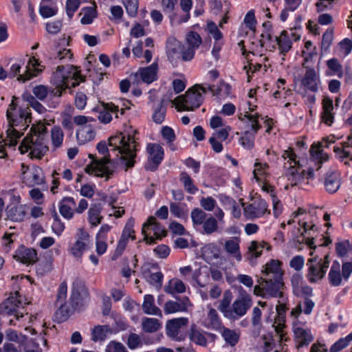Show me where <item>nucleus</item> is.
Segmentation results:
<instances>
[{
	"label": "nucleus",
	"instance_id": "1",
	"mask_svg": "<svg viewBox=\"0 0 352 352\" xmlns=\"http://www.w3.org/2000/svg\"><path fill=\"white\" fill-rule=\"evenodd\" d=\"M138 133V131L136 129L130 127L128 130L111 136L108 140V145L105 141L98 142L96 148L98 153L104 156L100 160H93V165L87 166L86 173L89 174L96 173L97 176L106 177L107 179L113 175L114 170L109 166L111 164L110 151L116 153V156L119 157L125 170L134 167L137 154L140 150V144L135 140V135Z\"/></svg>",
	"mask_w": 352,
	"mask_h": 352
},
{
	"label": "nucleus",
	"instance_id": "2",
	"mask_svg": "<svg viewBox=\"0 0 352 352\" xmlns=\"http://www.w3.org/2000/svg\"><path fill=\"white\" fill-rule=\"evenodd\" d=\"M282 157L287 160L284 164V168L288 181L292 186H297L303 182L305 178L313 179L314 171L318 170L322 164L328 161L329 155L323 151L320 146L312 145L310 148L309 165L307 170L302 169L304 160L298 157L292 147L285 150Z\"/></svg>",
	"mask_w": 352,
	"mask_h": 352
},
{
	"label": "nucleus",
	"instance_id": "3",
	"mask_svg": "<svg viewBox=\"0 0 352 352\" xmlns=\"http://www.w3.org/2000/svg\"><path fill=\"white\" fill-rule=\"evenodd\" d=\"M17 98L12 97L6 111L8 128L6 131L8 140L5 143L9 146H16L19 138L32 122V116L29 107L22 108L18 106Z\"/></svg>",
	"mask_w": 352,
	"mask_h": 352
},
{
	"label": "nucleus",
	"instance_id": "4",
	"mask_svg": "<svg viewBox=\"0 0 352 352\" xmlns=\"http://www.w3.org/2000/svg\"><path fill=\"white\" fill-rule=\"evenodd\" d=\"M46 136L47 129L45 126L36 128L32 125L30 133L19 146L21 154L28 153V156L31 160H41L49 150Z\"/></svg>",
	"mask_w": 352,
	"mask_h": 352
},
{
	"label": "nucleus",
	"instance_id": "5",
	"mask_svg": "<svg viewBox=\"0 0 352 352\" xmlns=\"http://www.w3.org/2000/svg\"><path fill=\"white\" fill-rule=\"evenodd\" d=\"M25 63V60H19L17 63L12 64L10 67V72L8 73L9 78H14L17 76V80L21 82H25L28 80L39 75L44 67L41 65V62L35 56L29 58L25 71L23 74H20V70Z\"/></svg>",
	"mask_w": 352,
	"mask_h": 352
},
{
	"label": "nucleus",
	"instance_id": "6",
	"mask_svg": "<svg viewBox=\"0 0 352 352\" xmlns=\"http://www.w3.org/2000/svg\"><path fill=\"white\" fill-rule=\"evenodd\" d=\"M258 283V285H255L254 288L255 295L266 299L283 297V278L260 277Z\"/></svg>",
	"mask_w": 352,
	"mask_h": 352
},
{
	"label": "nucleus",
	"instance_id": "7",
	"mask_svg": "<svg viewBox=\"0 0 352 352\" xmlns=\"http://www.w3.org/2000/svg\"><path fill=\"white\" fill-rule=\"evenodd\" d=\"M89 300L90 295L85 281L76 278L72 283L69 302L74 309L80 311L85 308Z\"/></svg>",
	"mask_w": 352,
	"mask_h": 352
},
{
	"label": "nucleus",
	"instance_id": "8",
	"mask_svg": "<svg viewBox=\"0 0 352 352\" xmlns=\"http://www.w3.org/2000/svg\"><path fill=\"white\" fill-rule=\"evenodd\" d=\"M78 75L77 71H74L72 75L71 72L65 74V67L58 65L56 70L52 74L53 81L56 84V87L48 89L47 97H58L60 99L63 91L69 86V78H76Z\"/></svg>",
	"mask_w": 352,
	"mask_h": 352
},
{
	"label": "nucleus",
	"instance_id": "9",
	"mask_svg": "<svg viewBox=\"0 0 352 352\" xmlns=\"http://www.w3.org/2000/svg\"><path fill=\"white\" fill-rule=\"evenodd\" d=\"M306 71L300 80V88L298 91L305 97L308 91L318 92L320 85V78L318 72L314 67H305Z\"/></svg>",
	"mask_w": 352,
	"mask_h": 352
},
{
	"label": "nucleus",
	"instance_id": "10",
	"mask_svg": "<svg viewBox=\"0 0 352 352\" xmlns=\"http://www.w3.org/2000/svg\"><path fill=\"white\" fill-rule=\"evenodd\" d=\"M21 306V296L19 292H14L0 304V314L8 316H13L14 318L18 320L23 316V313L19 311V308Z\"/></svg>",
	"mask_w": 352,
	"mask_h": 352
},
{
	"label": "nucleus",
	"instance_id": "11",
	"mask_svg": "<svg viewBox=\"0 0 352 352\" xmlns=\"http://www.w3.org/2000/svg\"><path fill=\"white\" fill-rule=\"evenodd\" d=\"M239 201L243 207L244 216L248 220L262 217L266 213L270 214V211L267 209L268 204L264 199L256 198L247 206H245L243 199H240Z\"/></svg>",
	"mask_w": 352,
	"mask_h": 352
},
{
	"label": "nucleus",
	"instance_id": "12",
	"mask_svg": "<svg viewBox=\"0 0 352 352\" xmlns=\"http://www.w3.org/2000/svg\"><path fill=\"white\" fill-rule=\"evenodd\" d=\"M148 159L144 165L146 170L156 171L164 160V151L163 147L157 143H148L146 146Z\"/></svg>",
	"mask_w": 352,
	"mask_h": 352
},
{
	"label": "nucleus",
	"instance_id": "13",
	"mask_svg": "<svg viewBox=\"0 0 352 352\" xmlns=\"http://www.w3.org/2000/svg\"><path fill=\"white\" fill-rule=\"evenodd\" d=\"M204 100L202 93L190 87L184 96L179 97V105L183 111H194L202 104Z\"/></svg>",
	"mask_w": 352,
	"mask_h": 352
},
{
	"label": "nucleus",
	"instance_id": "14",
	"mask_svg": "<svg viewBox=\"0 0 352 352\" xmlns=\"http://www.w3.org/2000/svg\"><path fill=\"white\" fill-rule=\"evenodd\" d=\"M21 178L23 183L28 187L41 185L44 183L42 169L38 166H34L30 168L29 166L22 163Z\"/></svg>",
	"mask_w": 352,
	"mask_h": 352
},
{
	"label": "nucleus",
	"instance_id": "15",
	"mask_svg": "<svg viewBox=\"0 0 352 352\" xmlns=\"http://www.w3.org/2000/svg\"><path fill=\"white\" fill-rule=\"evenodd\" d=\"M333 151L336 159L346 166L352 162V133L340 145L334 146Z\"/></svg>",
	"mask_w": 352,
	"mask_h": 352
},
{
	"label": "nucleus",
	"instance_id": "16",
	"mask_svg": "<svg viewBox=\"0 0 352 352\" xmlns=\"http://www.w3.org/2000/svg\"><path fill=\"white\" fill-rule=\"evenodd\" d=\"M188 323L187 318L182 317L171 319L167 321L166 324V334L170 338L176 341L184 340V336L179 334V330L182 327L186 326Z\"/></svg>",
	"mask_w": 352,
	"mask_h": 352
},
{
	"label": "nucleus",
	"instance_id": "17",
	"mask_svg": "<svg viewBox=\"0 0 352 352\" xmlns=\"http://www.w3.org/2000/svg\"><path fill=\"white\" fill-rule=\"evenodd\" d=\"M307 265L308 266L307 278L310 283H316L325 276L327 271L320 266L317 256L309 258Z\"/></svg>",
	"mask_w": 352,
	"mask_h": 352
},
{
	"label": "nucleus",
	"instance_id": "18",
	"mask_svg": "<svg viewBox=\"0 0 352 352\" xmlns=\"http://www.w3.org/2000/svg\"><path fill=\"white\" fill-rule=\"evenodd\" d=\"M14 258L20 263L30 265L38 261L37 251L33 248H28L23 245H20L15 251Z\"/></svg>",
	"mask_w": 352,
	"mask_h": 352
},
{
	"label": "nucleus",
	"instance_id": "19",
	"mask_svg": "<svg viewBox=\"0 0 352 352\" xmlns=\"http://www.w3.org/2000/svg\"><path fill=\"white\" fill-rule=\"evenodd\" d=\"M342 184L341 174L337 170H329L324 176L323 185L325 191L331 195L335 194Z\"/></svg>",
	"mask_w": 352,
	"mask_h": 352
},
{
	"label": "nucleus",
	"instance_id": "20",
	"mask_svg": "<svg viewBox=\"0 0 352 352\" xmlns=\"http://www.w3.org/2000/svg\"><path fill=\"white\" fill-rule=\"evenodd\" d=\"M252 305V299L249 295L245 294L241 296L240 298L234 301L231 309L232 315L230 318H228L234 319L236 316L242 317L247 313Z\"/></svg>",
	"mask_w": 352,
	"mask_h": 352
},
{
	"label": "nucleus",
	"instance_id": "21",
	"mask_svg": "<svg viewBox=\"0 0 352 352\" xmlns=\"http://www.w3.org/2000/svg\"><path fill=\"white\" fill-rule=\"evenodd\" d=\"M333 109V100L328 96L324 97L322 100V111L320 118L321 122L327 126H331L334 122L335 112Z\"/></svg>",
	"mask_w": 352,
	"mask_h": 352
},
{
	"label": "nucleus",
	"instance_id": "22",
	"mask_svg": "<svg viewBox=\"0 0 352 352\" xmlns=\"http://www.w3.org/2000/svg\"><path fill=\"white\" fill-rule=\"evenodd\" d=\"M294 341L298 349L309 346L314 340L309 329L296 327L294 329Z\"/></svg>",
	"mask_w": 352,
	"mask_h": 352
},
{
	"label": "nucleus",
	"instance_id": "23",
	"mask_svg": "<svg viewBox=\"0 0 352 352\" xmlns=\"http://www.w3.org/2000/svg\"><path fill=\"white\" fill-rule=\"evenodd\" d=\"M282 262L279 260L270 259L265 266L261 272L263 277L283 278V272L281 269Z\"/></svg>",
	"mask_w": 352,
	"mask_h": 352
},
{
	"label": "nucleus",
	"instance_id": "24",
	"mask_svg": "<svg viewBox=\"0 0 352 352\" xmlns=\"http://www.w3.org/2000/svg\"><path fill=\"white\" fill-rule=\"evenodd\" d=\"M259 119H263L262 115L258 113L254 114L245 112L243 115L241 113L239 116V120H240L244 124L247 130L258 132L262 126L259 123Z\"/></svg>",
	"mask_w": 352,
	"mask_h": 352
},
{
	"label": "nucleus",
	"instance_id": "25",
	"mask_svg": "<svg viewBox=\"0 0 352 352\" xmlns=\"http://www.w3.org/2000/svg\"><path fill=\"white\" fill-rule=\"evenodd\" d=\"M25 205L8 204L6 208L8 219L15 222H21L26 216Z\"/></svg>",
	"mask_w": 352,
	"mask_h": 352
},
{
	"label": "nucleus",
	"instance_id": "26",
	"mask_svg": "<svg viewBox=\"0 0 352 352\" xmlns=\"http://www.w3.org/2000/svg\"><path fill=\"white\" fill-rule=\"evenodd\" d=\"M158 65L154 62L149 66L140 67L137 74L140 76L142 82L151 84L157 80Z\"/></svg>",
	"mask_w": 352,
	"mask_h": 352
},
{
	"label": "nucleus",
	"instance_id": "27",
	"mask_svg": "<svg viewBox=\"0 0 352 352\" xmlns=\"http://www.w3.org/2000/svg\"><path fill=\"white\" fill-rule=\"evenodd\" d=\"M150 227L152 228L155 239H162L167 234L164 226L157 221L155 217L150 216L147 219V221L143 223L142 233H144L145 229L148 230Z\"/></svg>",
	"mask_w": 352,
	"mask_h": 352
},
{
	"label": "nucleus",
	"instance_id": "28",
	"mask_svg": "<svg viewBox=\"0 0 352 352\" xmlns=\"http://www.w3.org/2000/svg\"><path fill=\"white\" fill-rule=\"evenodd\" d=\"M119 118V106L113 102L103 104V110L99 113L98 120L104 124H108L112 120V115Z\"/></svg>",
	"mask_w": 352,
	"mask_h": 352
},
{
	"label": "nucleus",
	"instance_id": "29",
	"mask_svg": "<svg viewBox=\"0 0 352 352\" xmlns=\"http://www.w3.org/2000/svg\"><path fill=\"white\" fill-rule=\"evenodd\" d=\"M178 0H162V9L173 24L177 21Z\"/></svg>",
	"mask_w": 352,
	"mask_h": 352
},
{
	"label": "nucleus",
	"instance_id": "30",
	"mask_svg": "<svg viewBox=\"0 0 352 352\" xmlns=\"http://www.w3.org/2000/svg\"><path fill=\"white\" fill-rule=\"evenodd\" d=\"M76 206V201L72 197H64L58 203L60 214L67 219L74 216L73 208Z\"/></svg>",
	"mask_w": 352,
	"mask_h": 352
},
{
	"label": "nucleus",
	"instance_id": "31",
	"mask_svg": "<svg viewBox=\"0 0 352 352\" xmlns=\"http://www.w3.org/2000/svg\"><path fill=\"white\" fill-rule=\"evenodd\" d=\"M109 334H113L109 325L98 324L91 329V340L95 342H104Z\"/></svg>",
	"mask_w": 352,
	"mask_h": 352
},
{
	"label": "nucleus",
	"instance_id": "32",
	"mask_svg": "<svg viewBox=\"0 0 352 352\" xmlns=\"http://www.w3.org/2000/svg\"><path fill=\"white\" fill-rule=\"evenodd\" d=\"M274 42L278 45L280 54L285 56L292 47V41L289 38L287 30H283L279 36L274 37Z\"/></svg>",
	"mask_w": 352,
	"mask_h": 352
},
{
	"label": "nucleus",
	"instance_id": "33",
	"mask_svg": "<svg viewBox=\"0 0 352 352\" xmlns=\"http://www.w3.org/2000/svg\"><path fill=\"white\" fill-rule=\"evenodd\" d=\"M73 57V54L72 50L69 49L64 48L61 50H59L54 53L53 55L50 56L49 58V61L52 64H58L60 63L61 65H64V64H67L69 60H72ZM68 65H66V67H68Z\"/></svg>",
	"mask_w": 352,
	"mask_h": 352
},
{
	"label": "nucleus",
	"instance_id": "34",
	"mask_svg": "<svg viewBox=\"0 0 352 352\" xmlns=\"http://www.w3.org/2000/svg\"><path fill=\"white\" fill-rule=\"evenodd\" d=\"M74 311H77V309H74L71 306L70 303L68 304L67 302H62L58 305L54 316L58 322H63L66 321Z\"/></svg>",
	"mask_w": 352,
	"mask_h": 352
},
{
	"label": "nucleus",
	"instance_id": "35",
	"mask_svg": "<svg viewBox=\"0 0 352 352\" xmlns=\"http://www.w3.org/2000/svg\"><path fill=\"white\" fill-rule=\"evenodd\" d=\"M74 311H77V309H74L71 306L70 303L68 304L67 302H62L58 305L54 316L58 322H63L66 321Z\"/></svg>",
	"mask_w": 352,
	"mask_h": 352
},
{
	"label": "nucleus",
	"instance_id": "36",
	"mask_svg": "<svg viewBox=\"0 0 352 352\" xmlns=\"http://www.w3.org/2000/svg\"><path fill=\"white\" fill-rule=\"evenodd\" d=\"M342 278L340 265L338 261H334L328 274L329 284L333 287H338L342 283Z\"/></svg>",
	"mask_w": 352,
	"mask_h": 352
},
{
	"label": "nucleus",
	"instance_id": "37",
	"mask_svg": "<svg viewBox=\"0 0 352 352\" xmlns=\"http://www.w3.org/2000/svg\"><path fill=\"white\" fill-rule=\"evenodd\" d=\"M226 251L232 256H234L237 261H241L242 256L240 252L239 240L238 238H232L227 240L224 245Z\"/></svg>",
	"mask_w": 352,
	"mask_h": 352
},
{
	"label": "nucleus",
	"instance_id": "38",
	"mask_svg": "<svg viewBox=\"0 0 352 352\" xmlns=\"http://www.w3.org/2000/svg\"><path fill=\"white\" fill-rule=\"evenodd\" d=\"M258 132L245 130L241 133L239 143L246 150H252L254 146V140Z\"/></svg>",
	"mask_w": 352,
	"mask_h": 352
},
{
	"label": "nucleus",
	"instance_id": "39",
	"mask_svg": "<svg viewBox=\"0 0 352 352\" xmlns=\"http://www.w3.org/2000/svg\"><path fill=\"white\" fill-rule=\"evenodd\" d=\"M232 299V293L230 291H226L223 294L222 300L218 306L219 310L223 314L225 318H230L232 315L230 303Z\"/></svg>",
	"mask_w": 352,
	"mask_h": 352
},
{
	"label": "nucleus",
	"instance_id": "40",
	"mask_svg": "<svg viewBox=\"0 0 352 352\" xmlns=\"http://www.w3.org/2000/svg\"><path fill=\"white\" fill-rule=\"evenodd\" d=\"M166 54L168 60L173 62L175 56L179 53L182 46L175 38H168L166 41Z\"/></svg>",
	"mask_w": 352,
	"mask_h": 352
},
{
	"label": "nucleus",
	"instance_id": "41",
	"mask_svg": "<svg viewBox=\"0 0 352 352\" xmlns=\"http://www.w3.org/2000/svg\"><path fill=\"white\" fill-rule=\"evenodd\" d=\"M142 309L146 314L158 315L161 314L160 309L155 305L154 297L151 294H146L144 296Z\"/></svg>",
	"mask_w": 352,
	"mask_h": 352
},
{
	"label": "nucleus",
	"instance_id": "42",
	"mask_svg": "<svg viewBox=\"0 0 352 352\" xmlns=\"http://www.w3.org/2000/svg\"><path fill=\"white\" fill-rule=\"evenodd\" d=\"M179 181L182 183L184 190L188 193L195 195L199 190L198 188L194 184L193 179L186 172H181L179 175Z\"/></svg>",
	"mask_w": 352,
	"mask_h": 352
},
{
	"label": "nucleus",
	"instance_id": "43",
	"mask_svg": "<svg viewBox=\"0 0 352 352\" xmlns=\"http://www.w3.org/2000/svg\"><path fill=\"white\" fill-rule=\"evenodd\" d=\"M185 300L188 301V297L182 302H177L173 300H168L164 305V312L166 314H174L178 311H186V303Z\"/></svg>",
	"mask_w": 352,
	"mask_h": 352
},
{
	"label": "nucleus",
	"instance_id": "44",
	"mask_svg": "<svg viewBox=\"0 0 352 352\" xmlns=\"http://www.w3.org/2000/svg\"><path fill=\"white\" fill-rule=\"evenodd\" d=\"M95 136L96 131L90 124L80 126L76 132L77 139L80 140L82 138L84 142L91 141L95 138Z\"/></svg>",
	"mask_w": 352,
	"mask_h": 352
},
{
	"label": "nucleus",
	"instance_id": "45",
	"mask_svg": "<svg viewBox=\"0 0 352 352\" xmlns=\"http://www.w3.org/2000/svg\"><path fill=\"white\" fill-rule=\"evenodd\" d=\"M135 221L133 218H130L126 223L120 239L129 242V239L131 241L135 240V234L134 230Z\"/></svg>",
	"mask_w": 352,
	"mask_h": 352
},
{
	"label": "nucleus",
	"instance_id": "46",
	"mask_svg": "<svg viewBox=\"0 0 352 352\" xmlns=\"http://www.w3.org/2000/svg\"><path fill=\"white\" fill-rule=\"evenodd\" d=\"M164 289L166 293L170 294L175 293L182 294L186 292V285L179 279L170 280Z\"/></svg>",
	"mask_w": 352,
	"mask_h": 352
},
{
	"label": "nucleus",
	"instance_id": "47",
	"mask_svg": "<svg viewBox=\"0 0 352 352\" xmlns=\"http://www.w3.org/2000/svg\"><path fill=\"white\" fill-rule=\"evenodd\" d=\"M180 7L181 9L184 12V14L179 16L177 18V21L176 23L178 24H182L183 23H186L190 17V11L192 7V0H180Z\"/></svg>",
	"mask_w": 352,
	"mask_h": 352
},
{
	"label": "nucleus",
	"instance_id": "48",
	"mask_svg": "<svg viewBox=\"0 0 352 352\" xmlns=\"http://www.w3.org/2000/svg\"><path fill=\"white\" fill-rule=\"evenodd\" d=\"M226 342L231 346H234L239 341L240 336L235 330L223 327L221 333Z\"/></svg>",
	"mask_w": 352,
	"mask_h": 352
},
{
	"label": "nucleus",
	"instance_id": "49",
	"mask_svg": "<svg viewBox=\"0 0 352 352\" xmlns=\"http://www.w3.org/2000/svg\"><path fill=\"white\" fill-rule=\"evenodd\" d=\"M142 325L143 331L146 333L156 332L161 327L159 320L153 318H144Z\"/></svg>",
	"mask_w": 352,
	"mask_h": 352
},
{
	"label": "nucleus",
	"instance_id": "50",
	"mask_svg": "<svg viewBox=\"0 0 352 352\" xmlns=\"http://www.w3.org/2000/svg\"><path fill=\"white\" fill-rule=\"evenodd\" d=\"M64 134L59 126H54L51 129L52 144L55 148H59L63 144Z\"/></svg>",
	"mask_w": 352,
	"mask_h": 352
},
{
	"label": "nucleus",
	"instance_id": "51",
	"mask_svg": "<svg viewBox=\"0 0 352 352\" xmlns=\"http://www.w3.org/2000/svg\"><path fill=\"white\" fill-rule=\"evenodd\" d=\"M201 225L203 227V234H211L216 232L218 229L217 221L212 215L206 217Z\"/></svg>",
	"mask_w": 352,
	"mask_h": 352
},
{
	"label": "nucleus",
	"instance_id": "52",
	"mask_svg": "<svg viewBox=\"0 0 352 352\" xmlns=\"http://www.w3.org/2000/svg\"><path fill=\"white\" fill-rule=\"evenodd\" d=\"M87 244L85 241H76V242L69 248V253L76 258H82Z\"/></svg>",
	"mask_w": 352,
	"mask_h": 352
},
{
	"label": "nucleus",
	"instance_id": "53",
	"mask_svg": "<svg viewBox=\"0 0 352 352\" xmlns=\"http://www.w3.org/2000/svg\"><path fill=\"white\" fill-rule=\"evenodd\" d=\"M170 211L173 216L179 219H185L188 217V210L179 203L170 202Z\"/></svg>",
	"mask_w": 352,
	"mask_h": 352
},
{
	"label": "nucleus",
	"instance_id": "54",
	"mask_svg": "<svg viewBox=\"0 0 352 352\" xmlns=\"http://www.w3.org/2000/svg\"><path fill=\"white\" fill-rule=\"evenodd\" d=\"M148 272L149 274L148 276L146 275V272L144 273L145 277L146 278L147 282L150 285L155 287L157 289L161 288L164 278L163 274L161 272L151 273L149 270Z\"/></svg>",
	"mask_w": 352,
	"mask_h": 352
},
{
	"label": "nucleus",
	"instance_id": "55",
	"mask_svg": "<svg viewBox=\"0 0 352 352\" xmlns=\"http://www.w3.org/2000/svg\"><path fill=\"white\" fill-rule=\"evenodd\" d=\"M254 170H253L254 178L258 182H261L262 179L260 176H264L266 175L267 170L269 168V164L267 162H260L256 160L254 163Z\"/></svg>",
	"mask_w": 352,
	"mask_h": 352
},
{
	"label": "nucleus",
	"instance_id": "56",
	"mask_svg": "<svg viewBox=\"0 0 352 352\" xmlns=\"http://www.w3.org/2000/svg\"><path fill=\"white\" fill-rule=\"evenodd\" d=\"M333 39V29L328 28L322 35L321 41V50L327 52Z\"/></svg>",
	"mask_w": 352,
	"mask_h": 352
},
{
	"label": "nucleus",
	"instance_id": "57",
	"mask_svg": "<svg viewBox=\"0 0 352 352\" xmlns=\"http://www.w3.org/2000/svg\"><path fill=\"white\" fill-rule=\"evenodd\" d=\"M186 41L188 45V47H192L195 50L199 48L202 43V39L200 35L194 31L189 32L186 35Z\"/></svg>",
	"mask_w": 352,
	"mask_h": 352
},
{
	"label": "nucleus",
	"instance_id": "58",
	"mask_svg": "<svg viewBox=\"0 0 352 352\" xmlns=\"http://www.w3.org/2000/svg\"><path fill=\"white\" fill-rule=\"evenodd\" d=\"M127 14L130 17H135L138 14L139 0H122Z\"/></svg>",
	"mask_w": 352,
	"mask_h": 352
},
{
	"label": "nucleus",
	"instance_id": "59",
	"mask_svg": "<svg viewBox=\"0 0 352 352\" xmlns=\"http://www.w3.org/2000/svg\"><path fill=\"white\" fill-rule=\"evenodd\" d=\"M208 214L199 208H194L191 212V219L194 226H201Z\"/></svg>",
	"mask_w": 352,
	"mask_h": 352
},
{
	"label": "nucleus",
	"instance_id": "60",
	"mask_svg": "<svg viewBox=\"0 0 352 352\" xmlns=\"http://www.w3.org/2000/svg\"><path fill=\"white\" fill-rule=\"evenodd\" d=\"M67 296V284L65 281L62 282L58 288L56 299L54 305L58 307L60 303L65 302Z\"/></svg>",
	"mask_w": 352,
	"mask_h": 352
},
{
	"label": "nucleus",
	"instance_id": "61",
	"mask_svg": "<svg viewBox=\"0 0 352 352\" xmlns=\"http://www.w3.org/2000/svg\"><path fill=\"white\" fill-rule=\"evenodd\" d=\"M206 30L209 34L212 35L214 41H220L223 38V33L219 30L214 22L212 21H208Z\"/></svg>",
	"mask_w": 352,
	"mask_h": 352
},
{
	"label": "nucleus",
	"instance_id": "62",
	"mask_svg": "<svg viewBox=\"0 0 352 352\" xmlns=\"http://www.w3.org/2000/svg\"><path fill=\"white\" fill-rule=\"evenodd\" d=\"M190 340L200 346H206L207 340L206 337L198 330L191 328L189 333Z\"/></svg>",
	"mask_w": 352,
	"mask_h": 352
},
{
	"label": "nucleus",
	"instance_id": "63",
	"mask_svg": "<svg viewBox=\"0 0 352 352\" xmlns=\"http://www.w3.org/2000/svg\"><path fill=\"white\" fill-rule=\"evenodd\" d=\"M285 318L286 315L282 314H276V318L272 324L276 332L278 334H282L283 329L285 327Z\"/></svg>",
	"mask_w": 352,
	"mask_h": 352
},
{
	"label": "nucleus",
	"instance_id": "64",
	"mask_svg": "<svg viewBox=\"0 0 352 352\" xmlns=\"http://www.w3.org/2000/svg\"><path fill=\"white\" fill-rule=\"evenodd\" d=\"M63 21L61 19H57L51 22H47L45 25V29L49 34H56L62 28Z\"/></svg>",
	"mask_w": 352,
	"mask_h": 352
}]
</instances>
